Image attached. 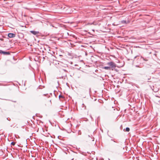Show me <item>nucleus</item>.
I'll return each mask as SVG.
<instances>
[{
    "mask_svg": "<svg viewBox=\"0 0 160 160\" xmlns=\"http://www.w3.org/2000/svg\"><path fill=\"white\" fill-rule=\"evenodd\" d=\"M107 64L111 67V68H114L116 67V64L113 62H108Z\"/></svg>",
    "mask_w": 160,
    "mask_h": 160,
    "instance_id": "1",
    "label": "nucleus"
},
{
    "mask_svg": "<svg viewBox=\"0 0 160 160\" xmlns=\"http://www.w3.org/2000/svg\"><path fill=\"white\" fill-rule=\"evenodd\" d=\"M0 53L4 55H9L10 53L9 52H6L0 50Z\"/></svg>",
    "mask_w": 160,
    "mask_h": 160,
    "instance_id": "2",
    "label": "nucleus"
},
{
    "mask_svg": "<svg viewBox=\"0 0 160 160\" xmlns=\"http://www.w3.org/2000/svg\"><path fill=\"white\" fill-rule=\"evenodd\" d=\"M8 36L10 38H14L15 36V34L13 33H9L8 34Z\"/></svg>",
    "mask_w": 160,
    "mask_h": 160,
    "instance_id": "3",
    "label": "nucleus"
},
{
    "mask_svg": "<svg viewBox=\"0 0 160 160\" xmlns=\"http://www.w3.org/2000/svg\"><path fill=\"white\" fill-rule=\"evenodd\" d=\"M30 32L34 35H36L38 34L39 33L38 32L36 31H31Z\"/></svg>",
    "mask_w": 160,
    "mask_h": 160,
    "instance_id": "4",
    "label": "nucleus"
},
{
    "mask_svg": "<svg viewBox=\"0 0 160 160\" xmlns=\"http://www.w3.org/2000/svg\"><path fill=\"white\" fill-rule=\"evenodd\" d=\"M103 68L105 69L106 70H110L111 69V67H104Z\"/></svg>",
    "mask_w": 160,
    "mask_h": 160,
    "instance_id": "5",
    "label": "nucleus"
},
{
    "mask_svg": "<svg viewBox=\"0 0 160 160\" xmlns=\"http://www.w3.org/2000/svg\"><path fill=\"white\" fill-rule=\"evenodd\" d=\"M130 130V128H128V127H127L126 128V129H125V131L127 132H129Z\"/></svg>",
    "mask_w": 160,
    "mask_h": 160,
    "instance_id": "6",
    "label": "nucleus"
},
{
    "mask_svg": "<svg viewBox=\"0 0 160 160\" xmlns=\"http://www.w3.org/2000/svg\"><path fill=\"white\" fill-rule=\"evenodd\" d=\"M15 144V142H12L11 143V146H14Z\"/></svg>",
    "mask_w": 160,
    "mask_h": 160,
    "instance_id": "7",
    "label": "nucleus"
},
{
    "mask_svg": "<svg viewBox=\"0 0 160 160\" xmlns=\"http://www.w3.org/2000/svg\"><path fill=\"white\" fill-rule=\"evenodd\" d=\"M121 22L122 23H126V21L125 20H122L121 21Z\"/></svg>",
    "mask_w": 160,
    "mask_h": 160,
    "instance_id": "8",
    "label": "nucleus"
},
{
    "mask_svg": "<svg viewBox=\"0 0 160 160\" xmlns=\"http://www.w3.org/2000/svg\"><path fill=\"white\" fill-rule=\"evenodd\" d=\"M59 98H64V97L63 96L61 95V94L59 96Z\"/></svg>",
    "mask_w": 160,
    "mask_h": 160,
    "instance_id": "9",
    "label": "nucleus"
},
{
    "mask_svg": "<svg viewBox=\"0 0 160 160\" xmlns=\"http://www.w3.org/2000/svg\"><path fill=\"white\" fill-rule=\"evenodd\" d=\"M76 160H83L82 158H78L77 159H76Z\"/></svg>",
    "mask_w": 160,
    "mask_h": 160,
    "instance_id": "10",
    "label": "nucleus"
},
{
    "mask_svg": "<svg viewBox=\"0 0 160 160\" xmlns=\"http://www.w3.org/2000/svg\"><path fill=\"white\" fill-rule=\"evenodd\" d=\"M141 58L143 59V60L144 61H147V60L145 59L144 58H143L142 57H141Z\"/></svg>",
    "mask_w": 160,
    "mask_h": 160,
    "instance_id": "11",
    "label": "nucleus"
},
{
    "mask_svg": "<svg viewBox=\"0 0 160 160\" xmlns=\"http://www.w3.org/2000/svg\"><path fill=\"white\" fill-rule=\"evenodd\" d=\"M7 119L8 120V121H10L11 120V119L10 118H7Z\"/></svg>",
    "mask_w": 160,
    "mask_h": 160,
    "instance_id": "12",
    "label": "nucleus"
},
{
    "mask_svg": "<svg viewBox=\"0 0 160 160\" xmlns=\"http://www.w3.org/2000/svg\"><path fill=\"white\" fill-rule=\"evenodd\" d=\"M70 159H71V160H74V158H70Z\"/></svg>",
    "mask_w": 160,
    "mask_h": 160,
    "instance_id": "13",
    "label": "nucleus"
},
{
    "mask_svg": "<svg viewBox=\"0 0 160 160\" xmlns=\"http://www.w3.org/2000/svg\"><path fill=\"white\" fill-rule=\"evenodd\" d=\"M92 140V141H93L94 140V138H91Z\"/></svg>",
    "mask_w": 160,
    "mask_h": 160,
    "instance_id": "14",
    "label": "nucleus"
},
{
    "mask_svg": "<svg viewBox=\"0 0 160 160\" xmlns=\"http://www.w3.org/2000/svg\"><path fill=\"white\" fill-rule=\"evenodd\" d=\"M111 140V141H113V142H115V141H114V140L113 139H112Z\"/></svg>",
    "mask_w": 160,
    "mask_h": 160,
    "instance_id": "15",
    "label": "nucleus"
},
{
    "mask_svg": "<svg viewBox=\"0 0 160 160\" xmlns=\"http://www.w3.org/2000/svg\"><path fill=\"white\" fill-rule=\"evenodd\" d=\"M135 66L136 67H139V66L138 65H136Z\"/></svg>",
    "mask_w": 160,
    "mask_h": 160,
    "instance_id": "16",
    "label": "nucleus"
},
{
    "mask_svg": "<svg viewBox=\"0 0 160 160\" xmlns=\"http://www.w3.org/2000/svg\"><path fill=\"white\" fill-rule=\"evenodd\" d=\"M88 137H91L89 135H88Z\"/></svg>",
    "mask_w": 160,
    "mask_h": 160,
    "instance_id": "17",
    "label": "nucleus"
},
{
    "mask_svg": "<svg viewBox=\"0 0 160 160\" xmlns=\"http://www.w3.org/2000/svg\"><path fill=\"white\" fill-rule=\"evenodd\" d=\"M82 105H83L84 106V104H82Z\"/></svg>",
    "mask_w": 160,
    "mask_h": 160,
    "instance_id": "18",
    "label": "nucleus"
},
{
    "mask_svg": "<svg viewBox=\"0 0 160 160\" xmlns=\"http://www.w3.org/2000/svg\"><path fill=\"white\" fill-rule=\"evenodd\" d=\"M137 57V56H135L134 58H136Z\"/></svg>",
    "mask_w": 160,
    "mask_h": 160,
    "instance_id": "19",
    "label": "nucleus"
},
{
    "mask_svg": "<svg viewBox=\"0 0 160 160\" xmlns=\"http://www.w3.org/2000/svg\"><path fill=\"white\" fill-rule=\"evenodd\" d=\"M90 90H91V88H90V89H89V90L90 91Z\"/></svg>",
    "mask_w": 160,
    "mask_h": 160,
    "instance_id": "20",
    "label": "nucleus"
}]
</instances>
